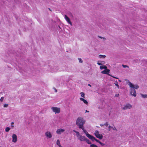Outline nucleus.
I'll list each match as a JSON object with an SVG mask.
<instances>
[{
	"mask_svg": "<svg viewBox=\"0 0 147 147\" xmlns=\"http://www.w3.org/2000/svg\"><path fill=\"white\" fill-rule=\"evenodd\" d=\"M4 98L3 97H1L0 99V100L1 101H2L3 100Z\"/></svg>",
	"mask_w": 147,
	"mask_h": 147,
	"instance_id": "obj_32",
	"label": "nucleus"
},
{
	"mask_svg": "<svg viewBox=\"0 0 147 147\" xmlns=\"http://www.w3.org/2000/svg\"><path fill=\"white\" fill-rule=\"evenodd\" d=\"M86 138L84 136H80L79 138H78L80 141H85L86 139Z\"/></svg>",
	"mask_w": 147,
	"mask_h": 147,
	"instance_id": "obj_12",
	"label": "nucleus"
},
{
	"mask_svg": "<svg viewBox=\"0 0 147 147\" xmlns=\"http://www.w3.org/2000/svg\"><path fill=\"white\" fill-rule=\"evenodd\" d=\"M90 139H91L92 141H94V140H95L96 141V142H98L99 143H100V142L98 140L96 139L94 136H91V137H90Z\"/></svg>",
	"mask_w": 147,
	"mask_h": 147,
	"instance_id": "obj_14",
	"label": "nucleus"
},
{
	"mask_svg": "<svg viewBox=\"0 0 147 147\" xmlns=\"http://www.w3.org/2000/svg\"><path fill=\"white\" fill-rule=\"evenodd\" d=\"M10 128H9L8 127H7L5 128V131L6 132H8L9 131V130H10Z\"/></svg>",
	"mask_w": 147,
	"mask_h": 147,
	"instance_id": "obj_22",
	"label": "nucleus"
},
{
	"mask_svg": "<svg viewBox=\"0 0 147 147\" xmlns=\"http://www.w3.org/2000/svg\"><path fill=\"white\" fill-rule=\"evenodd\" d=\"M119 95V94H118L117 95H115V96L117 97H118Z\"/></svg>",
	"mask_w": 147,
	"mask_h": 147,
	"instance_id": "obj_38",
	"label": "nucleus"
},
{
	"mask_svg": "<svg viewBox=\"0 0 147 147\" xmlns=\"http://www.w3.org/2000/svg\"><path fill=\"white\" fill-rule=\"evenodd\" d=\"M88 86H90V87H91V85L90 84H88Z\"/></svg>",
	"mask_w": 147,
	"mask_h": 147,
	"instance_id": "obj_42",
	"label": "nucleus"
},
{
	"mask_svg": "<svg viewBox=\"0 0 147 147\" xmlns=\"http://www.w3.org/2000/svg\"><path fill=\"white\" fill-rule=\"evenodd\" d=\"M114 84H115V85H116L117 87V88H119V85H118V83L117 82V81H116L115 82V83Z\"/></svg>",
	"mask_w": 147,
	"mask_h": 147,
	"instance_id": "obj_21",
	"label": "nucleus"
},
{
	"mask_svg": "<svg viewBox=\"0 0 147 147\" xmlns=\"http://www.w3.org/2000/svg\"><path fill=\"white\" fill-rule=\"evenodd\" d=\"M106 56L104 55H99V57L100 58H104Z\"/></svg>",
	"mask_w": 147,
	"mask_h": 147,
	"instance_id": "obj_20",
	"label": "nucleus"
},
{
	"mask_svg": "<svg viewBox=\"0 0 147 147\" xmlns=\"http://www.w3.org/2000/svg\"><path fill=\"white\" fill-rule=\"evenodd\" d=\"M97 64L98 65H102V64L101 63H97Z\"/></svg>",
	"mask_w": 147,
	"mask_h": 147,
	"instance_id": "obj_36",
	"label": "nucleus"
},
{
	"mask_svg": "<svg viewBox=\"0 0 147 147\" xmlns=\"http://www.w3.org/2000/svg\"><path fill=\"white\" fill-rule=\"evenodd\" d=\"M65 130L61 128L58 129L56 131V133L59 134H61V133L64 132Z\"/></svg>",
	"mask_w": 147,
	"mask_h": 147,
	"instance_id": "obj_9",
	"label": "nucleus"
},
{
	"mask_svg": "<svg viewBox=\"0 0 147 147\" xmlns=\"http://www.w3.org/2000/svg\"><path fill=\"white\" fill-rule=\"evenodd\" d=\"M51 109L53 111L55 114L59 113L60 112V108L53 107Z\"/></svg>",
	"mask_w": 147,
	"mask_h": 147,
	"instance_id": "obj_2",
	"label": "nucleus"
},
{
	"mask_svg": "<svg viewBox=\"0 0 147 147\" xmlns=\"http://www.w3.org/2000/svg\"><path fill=\"white\" fill-rule=\"evenodd\" d=\"M65 18L66 21L71 25H72L71 22L70 21L69 18L66 15H65L64 16Z\"/></svg>",
	"mask_w": 147,
	"mask_h": 147,
	"instance_id": "obj_11",
	"label": "nucleus"
},
{
	"mask_svg": "<svg viewBox=\"0 0 147 147\" xmlns=\"http://www.w3.org/2000/svg\"><path fill=\"white\" fill-rule=\"evenodd\" d=\"M100 126H102L104 125H103V124H100Z\"/></svg>",
	"mask_w": 147,
	"mask_h": 147,
	"instance_id": "obj_39",
	"label": "nucleus"
},
{
	"mask_svg": "<svg viewBox=\"0 0 147 147\" xmlns=\"http://www.w3.org/2000/svg\"><path fill=\"white\" fill-rule=\"evenodd\" d=\"M78 60H79V62L81 63H82V59L81 58H79Z\"/></svg>",
	"mask_w": 147,
	"mask_h": 147,
	"instance_id": "obj_28",
	"label": "nucleus"
},
{
	"mask_svg": "<svg viewBox=\"0 0 147 147\" xmlns=\"http://www.w3.org/2000/svg\"><path fill=\"white\" fill-rule=\"evenodd\" d=\"M141 95L143 98H147V95H146V94H141Z\"/></svg>",
	"mask_w": 147,
	"mask_h": 147,
	"instance_id": "obj_23",
	"label": "nucleus"
},
{
	"mask_svg": "<svg viewBox=\"0 0 147 147\" xmlns=\"http://www.w3.org/2000/svg\"><path fill=\"white\" fill-rule=\"evenodd\" d=\"M0 147H1L0 146Z\"/></svg>",
	"mask_w": 147,
	"mask_h": 147,
	"instance_id": "obj_47",
	"label": "nucleus"
},
{
	"mask_svg": "<svg viewBox=\"0 0 147 147\" xmlns=\"http://www.w3.org/2000/svg\"><path fill=\"white\" fill-rule=\"evenodd\" d=\"M130 94L134 96H136V91L134 89L131 88Z\"/></svg>",
	"mask_w": 147,
	"mask_h": 147,
	"instance_id": "obj_7",
	"label": "nucleus"
},
{
	"mask_svg": "<svg viewBox=\"0 0 147 147\" xmlns=\"http://www.w3.org/2000/svg\"><path fill=\"white\" fill-rule=\"evenodd\" d=\"M85 121L81 117H78L76 121V125L78 126L79 128H81L83 127Z\"/></svg>",
	"mask_w": 147,
	"mask_h": 147,
	"instance_id": "obj_1",
	"label": "nucleus"
},
{
	"mask_svg": "<svg viewBox=\"0 0 147 147\" xmlns=\"http://www.w3.org/2000/svg\"><path fill=\"white\" fill-rule=\"evenodd\" d=\"M90 146V147H98L97 145L94 144H91Z\"/></svg>",
	"mask_w": 147,
	"mask_h": 147,
	"instance_id": "obj_24",
	"label": "nucleus"
},
{
	"mask_svg": "<svg viewBox=\"0 0 147 147\" xmlns=\"http://www.w3.org/2000/svg\"><path fill=\"white\" fill-rule=\"evenodd\" d=\"M98 37H99V38H102V37H101V36H98Z\"/></svg>",
	"mask_w": 147,
	"mask_h": 147,
	"instance_id": "obj_45",
	"label": "nucleus"
},
{
	"mask_svg": "<svg viewBox=\"0 0 147 147\" xmlns=\"http://www.w3.org/2000/svg\"><path fill=\"white\" fill-rule=\"evenodd\" d=\"M12 141L16 143L17 140V136L15 134H13L12 136Z\"/></svg>",
	"mask_w": 147,
	"mask_h": 147,
	"instance_id": "obj_6",
	"label": "nucleus"
},
{
	"mask_svg": "<svg viewBox=\"0 0 147 147\" xmlns=\"http://www.w3.org/2000/svg\"><path fill=\"white\" fill-rule=\"evenodd\" d=\"M75 131L77 134H79V132H78L75 131Z\"/></svg>",
	"mask_w": 147,
	"mask_h": 147,
	"instance_id": "obj_35",
	"label": "nucleus"
},
{
	"mask_svg": "<svg viewBox=\"0 0 147 147\" xmlns=\"http://www.w3.org/2000/svg\"><path fill=\"white\" fill-rule=\"evenodd\" d=\"M13 124H14V123H13V122H12V123H11V125H13Z\"/></svg>",
	"mask_w": 147,
	"mask_h": 147,
	"instance_id": "obj_40",
	"label": "nucleus"
},
{
	"mask_svg": "<svg viewBox=\"0 0 147 147\" xmlns=\"http://www.w3.org/2000/svg\"><path fill=\"white\" fill-rule=\"evenodd\" d=\"M110 70L107 68V69H105L104 71H102L101 72V73L103 74H107L108 75V74H107V73L110 72Z\"/></svg>",
	"mask_w": 147,
	"mask_h": 147,
	"instance_id": "obj_13",
	"label": "nucleus"
},
{
	"mask_svg": "<svg viewBox=\"0 0 147 147\" xmlns=\"http://www.w3.org/2000/svg\"><path fill=\"white\" fill-rule=\"evenodd\" d=\"M112 127H111L110 125H109L108 127V130L109 131H110L111 128H112Z\"/></svg>",
	"mask_w": 147,
	"mask_h": 147,
	"instance_id": "obj_30",
	"label": "nucleus"
},
{
	"mask_svg": "<svg viewBox=\"0 0 147 147\" xmlns=\"http://www.w3.org/2000/svg\"><path fill=\"white\" fill-rule=\"evenodd\" d=\"M89 112V111H87V110H86L85 111L86 113Z\"/></svg>",
	"mask_w": 147,
	"mask_h": 147,
	"instance_id": "obj_37",
	"label": "nucleus"
},
{
	"mask_svg": "<svg viewBox=\"0 0 147 147\" xmlns=\"http://www.w3.org/2000/svg\"><path fill=\"white\" fill-rule=\"evenodd\" d=\"M112 129H113L114 130H116V131L117 130L116 128L115 127H114V128H113V127H112Z\"/></svg>",
	"mask_w": 147,
	"mask_h": 147,
	"instance_id": "obj_33",
	"label": "nucleus"
},
{
	"mask_svg": "<svg viewBox=\"0 0 147 147\" xmlns=\"http://www.w3.org/2000/svg\"><path fill=\"white\" fill-rule=\"evenodd\" d=\"M103 38L104 40H106V38Z\"/></svg>",
	"mask_w": 147,
	"mask_h": 147,
	"instance_id": "obj_44",
	"label": "nucleus"
},
{
	"mask_svg": "<svg viewBox=\"0 0 147 147\" xmlns=\"http://www.w3.org/2000/svg\"><path fill=\"white\" fill-rule=\"evenodd\" d=\"M75 131L77 134H79V132H78L75 131Z\"/></svg>",
	"mask_w": 147,
	"mask_h": 147,
	"instance_id": "obj_34",
	"label": "nucleus"
},
{
	"mask_svg": "<svg viewBox=\"0 0 147 147\" xmlns=\"http://www.w3.org/2000/svg\"><path fill=\"white\" fill-rule=\"evenodd\" d=\"M85 141H86V142L88 144H91V142L87 138Z\"/></svg>",
	"mask_w": 147,
	"mask_h": 147,
	"instance_id": "obj_18",
	"label": "nucleus"
},
{
	"mask_svg": "<svg viewBox=\"0 0 147 147\" xmlns=\"http://www.w3.org/2000/svg\"><path fill=\"white\" fill-rule=\"evenodd\" d=\"M8 106V104H5L4 105L3 107H7Z\"/></svg>",
	"mask_w": 147,
	"mask_h": 147,
	"instance_id": "obj_31",
	"label": "nucleus"
},
{
	"mask_svg": "<svg viewBox=\"0 0 147 147\" xmlns=\"http://www.w3.org/2000/svg\"><path fill=\"white\" fill-rule=\"evenodd\" d=\"M80 100L83 101L84 103H85V104H86V105H88V102L86 100L84 99V98H80Z\"/></svg>",
	"mask_w": 147,
	"mask_h": 147,
	"instance_id": "obj_15",
	"label": "nucleus"
},
{
	"mask_svg": "<svg viewBox=\"0 0 147 147\" xmlns=\"http://www.w3.org/2000/svg\"><path fill=\"white\" fill-rule=\"evenodd\" d=\"M94 135L96 138L100 140L102 139L103 137L102 135L100 134L99 131L97 130L95 131Z\"/></svg>",
	"mask_w": 147,
	"mask_h": 147,
	"instance_id": "obj_3",
	"label": "nucleus"
},
{
	"mask_svg": "<svg viewBox=\"0 0 147 147\" xmlns=\"http://www.w3.org/2000/svg\"><path fill=\"white\" fill-rule=\"evenodd\" d=\"M104 125L106 126V127L108 126V123L107 122H106L104 124Z\"/></svg>",
	"mask_w": 147,
	"mask_h": 147,
	"instance_id": "obj_29",
	"label": "nucleus"
},
{
	"mask_svg": "<svg viewBox=\"0 0 147 147\" xmlns=\"http://www.w3.org/2000/svg\"><path fill=\"white\" fill-rule=\"evenodd\" d=\"M122 66L124 68L129 67L128 66L126 65H122Z\"/></svg>",
	"mask_w": 147,
	"mask_h": 147,
	"instance_id": "obj_25",
	"label": "nucleus"
},
{
	"mask_svg": "<svg viewBox=\"0 0 147 147\" xmlns=\"http://www.w3.org/2000/svg\"><path fill=\"white\" fill-rule=\"evenodd\" d=\"M80 129H82L83 132L86 134V136L89 139L92 136L89 134L87 131L84 129V126L82 127L81 128H80Z\"/></svg>",
	"mask_w": 147,
	"mask_h": 147,
	"instance_id": "obj_4",
	"label": "nucleus"
},
{
	"mask_svg": "<svg viewBox=\"0 0 147 147\" xmlns=\"http://www.w3.org/2000/svg\"><path fill=\"white\" fill-rule=\"evenodd\" d=\"M11 127H14V126L13 125H11Z\"/></svg>",
	"mask_w": 147,
	"mask_h": 147,
	"instance_id": "obj_43",
	"label": "nucleus"
},
{
	"mask_svg": "<svg viewBox=\"0 0 147 147\" xmlns=\"http://www.w3.org/2000/svg\"><path fill=\"white\" fill-rule=\"evenodd\" d=\"M45 135L48 138H52V134L49 131L46 132L45 133Z\"/></svg>",
	"mask_w": 147,
	"mask_h": 147,
	"instance_id": "obj_8",
	"label": "nucleus"
},
{
	"mask_svg": "<svg viewBox=\"0 0 147 147\" xmlns=\"http://www.w3.org/2000/svg\"><path fill=\"white\" fill-rule=\"evenodd\" d=\"M80 94H81V96L82 97L84 98H85V94L84 92H81L80 93Z\"/></svg>",
	"mask_w": 147,
	"mask_h": 147,
	"instance_id": "obj_19",
	"label": "nucleus"
},
{
	"mask_svg": "<svg viewBox=\"0 0 147 147\" xmlns=\"http://www.w3.org/2000/svg\"><path fill=\"white\" fill-rule=\"evenodd\" d=\"M55 91L56 92H57V90L56 89H55Z\"/></svg>",
	"mask_w": 147,
	"mask_h": 147,
	"instance_id": "obj_41",
	"label": "nucleus"
},
{
	"mask_svg": "<svg viewBox=\"0 0 147 147\" xmlns=\"http://www.w3.org/2000/svg\"><path fill=\"white\" fill-rule=\"evenodd\" d=\"M129 85L130 87L132 89H134L135 90L139 88V87L138 85H133L132 83L131 82H129Z\"/></svg>",
	"mask_w": 147,
	"mask_h": 147,
	"instance_id": "obj_5",
	"label": "nucleus"
},
{
	"mask_svg": "<svg viewBox=\"0 0 147 147\" xmlns=\"http://www.w3.org/2000/svg\"><path fill=\"white\" fill-rule=\"evenodd\" d=\"M99 144L102 146H104L105 145V144L102 143L101 142H100Z\"/></svg>",
	"mask_w": 147,
	"mask_h": 147,
	"instance_id": "obj_27",
	"label": "nucleus"
},
{
	"mask_svg": "<svg viewBox=\"0 0 147 147\" xmlns=\"http://www.w3.org/2000/svg\"><path fill=\"white\" fill-rule=\"evenodd\" d=\"M57 144L59 146V147H62L60 144V141L59 140H58L57 141Z\"/></svg>",
	"mask_w": 147,
	"mask_h": 147,
	"instance_id": "obj_16",
	"label": "nucleus"
},
{
	"mask_svg": "<svg viewBox=\"0 0 147 147\" xmlns=\"http://www.w3.org/2000/svg\"><path fill=\"white\" fill-rule=\"evenodd\" d=\"M132 107L131 105L129 104H126L125 105L124 107L123 108V109L124 110L127 109H130Z\"/></svg>",
	"mask_w": 147,
	"mask_h": 147,
	"instance_id": "obj_10",
	"label": "nucleus"
},
{
	"mask_svg": "<svg viewBox=\"0 0 147 147\" xmlns=\"http://www.w3.org/2000/svg\"><path fill=\"white\" fill-rule=\"evenodd\" d=\"M107 67L106 66H100V69H107Z\"/></svg>",
	"mask_w": 147,
	"mask_h": 147,
	"instance_id": "obj_17",
	"label": "nucleus"
},
{
	"mask_svg": "<svg viewBox=\"0 0 147 147\" xmlns=\"http://www.w3.org/2000/svg\"><path fill=\"white\" fill-rule=\"evenodd\" d=\"M108 74V75L110 76H111V77H112L113 78H116V79H118V78H117V77H114V76H112L110 74Z\"/></svg>",
	"mask_w": 147,
	"mask_h": 147,
	"instance_id": "obj_26",
	"label": "nucleus"
},
{
	"mask_svg": "<svg viewBox=\"0 0 147 147\" xmlns=\"http://www.w3.org/2000/svg\"><path fill=\"white\" fill-rule=\"evenodd\" d=\"M119 82H121V80H119Z\"/></svg>",
	"mask_w": 147,
	"mask_h": 147,
	"instance_id": "obj_46",
	"label": "nucleus"
}]
</instances>
